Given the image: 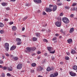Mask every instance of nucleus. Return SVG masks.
I'll return each mask as SVG.
<instances>
[{"label": "nucleus", "mask_w": 77, "mask_h": 77, "mask_svg": "<svg viewBox=\"0 0 77 77\" xmlns=\"http://www.w3.org/2000/svg\"><path fill=\"white\" fill-rule=\"evenodd\" d=\"M62 20L63 22L65 23V24H68L69 23V19L67 17H64L62 18Z\"/></svg>", "instance_id": "obj_1"}, {"label": "nucleus", "mask_w": 77, "mask_h": 77, "mask_svg": "<svg viewBox=\"0 0 77 77\" xmlns=\"http://www.w3.org/2000/svg\"><path fill=\"white\" fill-rule=\"evenodd\" d=\"M16 42H17V45H21V44L22 42L21 41V39L20 38H17L16 39Z\"/></svg>", "instance_id": "obj_2"}, {"label": "nucleus", "mask_w": 77, "mask_h": 77, "mask_svg": "<svg viewBox=\"0 0 77 77\" xmlns=\"http://www.w3.org/2000/svg\"><path fill=\"white\" fill-rule=\"evenodd\" d=\"M52 49H53V48L51 47H48V50L49 52L50 53H52V54H54V53H55V51H51L52 50Z\"/></svg>", "instance_id": "obj_3"}, {"label": "nucleus", "mask_w": 77, "mask_h": 77, "mask_svg": "<svg viewBox=\"0 0 77 77\" xmlns=\"http://www.w3.org/2000/svg\"><path fill=\"white\" fill-rule=\"evenodd\" d=\"M54 67L53 66H52L51 67H48L47 68L46 70L47 71H52V70H54Z\"/></svg>", "instance_id": "obj_4"}, {"label": "nucleus", "mask_w": 77, "mask_h": 77, "mask_svg": "<svg viewBox=\"0 0 77 77\" xmlns=\"http://www.w3.org/2000/svg\"><path fill=\"white\" fill-rule=\"evenodd\" d=\"M31 51H32V48L27 47L26 48V53H30Z\"/></svg>", "instance_id": "obj_5"}, {"label": "nucleus", "mask_w": 77, "mask_h": 77, "mask_svg": "<svg viewBox=\"0 0 77 77\" xmlns=\"http://www.w3.org/2000/svg\"><path fill=\"white\" fill-rule=\"evenodd\" d=\"M9 44L6 43L5 44V48L6 49L7 51L9 50Z\"/></svg>", "instance_id": "obj_6"}, {"label": "nucleus", "mask_w": 77, "mask_h": 77, "mask_svg": "<svg viewBox=\"0 0 77 77\" xmlns=\"http://www.w3.org/2000/svg\"><path fill=\"white\" fill-rule=\"evenodd\" d=\"M22 66L23 65H22V64L21 63L19 64L17 66V69H21Z\"/></svg>", "instance_id": "obj_7"}, {"label": "nucleus", "mask_w": 77, "mask_h": 77, "mask_svg": "<svg viewBox=\"0 0 77 77\" xmlns=\"http://www.w3.org/2000/svg\"><path fill=\"white\" fill-rule=\"evenodd\" d=\"M69 74L72 77H75V76H76V73H73L71 72H69Z\"/></svg>", "instance_id": "obj_8"}, {"label": "nucleus", "mask_w": 77, "mask_h": 77, "mask_svg": "<svg viewBox=\"0 0 77 77\" xmlns=\"http://www.w3.org/2000/svg\"><path fill=\"white\" fill-rule=\"evenodd\" d=\"M55 25L57 27H60L61 26V23L59 22H57L56 23Z\"/></svg>", "instance_id": "obj_9"}, {"label": "nucleus", "mask_w": 77, "mask_h": 77, "mask_svg": "<svg viewBox=\"0 0 77 77\" xmlns=\"http://www.w3.org/2000/svg\"><path fill=\"white\" fill-rule=\"evenodd\" d=\"M34 2L37 3H41L42 1L41 0H33Z\"/></svg>", "instance_id": "obj_10"}, {"label": "nucleus", "mask_w": 77, "mask_h": 77, "mask_svg": "<svg viewBox=\"0 0 77 77\" xmlns=\"http://www.w3.org/2000/svg\"><path fill=\"white\" fill-rule=\"evenodd\" d=\"M43 69V68L41 66H39V67L37 68L38 71H41Z\"/></svg>", "instance_id": "obj_11"}, {"label": "nucleus", "mask_w": 77, "mask_h": 77, "mask_svg": "<svg viewBox=\"0 0 77 77\" xmlns=\"http://www.w3.org/2000/svg\"><path fill=\"white\" fill-rule=\"evenodd\" d=\"M46 11L47 12H51V11H52V9L51 8H47L46 9Z\"/></svg>", "instance_id": "obj_12"}, {"label": "nucleus", "mask_w": 77, "mask_h": 77, "mask_svg": "<svg viewBox=\"0 0 77 77\" xmlns=\"http://www.w3.org/2000/svg\"><path fill=\"white\" fill-rule=\"evenodd\" d=\"M15 48H16V46H13L11 47L10 50L12 51V50H14Z\"/></svg>", "instance_id": "obj_13"}, {"label": "nucleus", "mask_w": 77, "mask_h": 77, "mask_svg": "<svg viewBox=\"0 0 77 77\" xmlns=\"http://www.w3.org/2000/svg\"><path fill=\"white\" fill-rule=\"evenodd\" d=\"M67 41L69 44H71L72 42V40L71 38H70L67 40Z\"/></svg>", "instance_id": "obj_14"}, {"label": "nucleus", "mask_w": 77, "mask_h": 77, "mask_svg": "<svg viewBox=\"0 0 77 77\" xmlns=\"http://www.w3.org/2000/svg\"><path fill=\"white\" fill-rule=\"evenodd\" d=\"M7 69L8 71H12L13 70V69L11 67H8Z\"/></svg>", "instance_id": "obj_15"}, {"label": "nucleus", "mask_w": 77, "mask_h": 77, "mask_svg": "<svg viewBox=\"0 0 77 77\" xmlns=\"http://www.w3.org/2000/svg\"><path fill=\"white\" fill-rule=\"evenodd\" d=\"M57 9V6H56V5H55L54 6L53 8V11H56Z\"/></svg>", "instance_id": "obj_16"}, {"label": "nucleus", "mask_w": 77, "mask_h": 77, "mask_svg": "<svg viewBox=\"0 0 77 77\" xmlns=\"http://www.w3.org/2000/svg\"><path fill=\"white\" fill-rule=\"evenodd\" d=\"M74 28H71L69 31L70 33H72V32H74Z\"/></svg>", "instance_id": "obj_17"}, {"label": "nucleus", "mask_w": 77, "mask_h": 77, "mask_svg": "<svg viewBox=\"0 0 77 77\" xmlns=\"http://www.w3.org/2000/svg\"><path fill=\"white\" fill-rule=\"evenodd\" d=\"M35 34L37 37H39V36H40V35H41V34L39 32L36 33Z\"/></svg>", "instance_id": "obj_18"}, {"label": "nucleus", "mask_w": 77, "mask_h": 77, "mask_svg": "<svg viewBox=\"0 0 77 77\" xmlns=\"http://www.w3.org/2000/svg\"><path fill=\"white\" fill-rule=\"evenodd\" d=\"M2 5L3 6H5L8 5V4L5 2H3L2 4Z\"/></svg>", "instance_id": "obj_19"}, {"label": "nucleus", "mask_w": 77, "mask_h": 77, "mask_svg": "<svg viewBox=\"0 0 77 77\" xmlns=\"http://www.w3.org/2000/svg\"><path fill=\"white\" fill-rule=\"evenodd\" d=\"M12 29L14 31L16 30H17V27L15 26H12Z\"/></svg>", "instance_id": "obj_20"}, {"label": "nucleus", "mask_w": 77, "mask_h": 77, "mask_svg": "<svg viewBox=\"0 0 77 77\" xmlns=\"http://www.w3.org/2000/svg\"><path fill=\"white\" fill-rule=\"evenodd\" d=\"M76 53V52L74 50H72L71 51V53L72 54H75Z\"/></svg>", "instance_id": "obj_21"}, {"label": "nucleus", "mask_w": 77, "mask_h": 77, "mask_svg": "<svg viewBox=\"0 0 77 77\" xmlns=\"http://www.w3.org/2000/svg\"><path fill=\"white\" fill-rule=\"evenodd\" d=\"M73 69H74V70H77V66H74L73 67Z\"/></svg>", "instance_id": "obj_22"}, {"label": "nucleus", "mask_w": 77, "mask_h": 77, "mask_svg": "<svg viewBox=\"0 0 77 77\" xmlns=\"http://www.w3.org/2000/svg\"><path fill=\"white\" fill-rule=\"evenodd\" d=\"M13 59L14 60L17 61L18 59V57H13Z\"/></svg>", "instance_id": "obj_23"}, {"label": "nucleus", "mask_w": 77, "mask_h": 77, "mask_svg": "<svg viewBox=\"0 0 77 77\" xmlns=\"http://www.w3.org/2000/svg\"><path fill=\"white\" fill-rule=\"evenodd\" d=\"M37 39L38 38L36 37H33L32 38V40L34 41H37Z\"/></svg>", "instance_id": "obj_24"}, {"label": "nucleus", "mask_w": 77, "mask_h": 77, "mask_svg": "<svg viewBox=\"0 0 77 77\" xmlns=\"http://www.w3.org/2000/svg\"><path fill=\"white\" fill-rule=\"evenodd\" d=\"M54 77H57L58 75V73L57 72H56L54 73Z\"/></svg>", "instance_id": "obj_25"}, {"label": "nucleus", "mask_w": 77, "mask_h": 77, "mask_svg": "<svg viewBox=\"0 0 77 77\" xmlns=\"http://www.w3.org/2000/svg\"><path fill=\"white\" fill-rule=\"evenodd\" d=\"M3 26H4V24L2 23H0V27H3Z\"/></svg>", "instance_id": "obj_26"}, {"label": "nucleus", "mask_w": 77, "mask_h": 77, "mask_svg": "<svg viewBox=\"0 0 77 77\" xmlns=\"http://www.w3.org/2000/svg\"><path fill=\"white\" fill-rule=\"evenodd\" d=\"M27 18H28V16L25 17L23 19V21H25V20H26L27 19Z\"/></svg>", "instance_id": "obj_27"}, {"label": "nucleus", "mask_w": 77, "mask_h": 77, "mask_svg": "<svg viewBox=\"0 0 77 77\" xmlns=\"http://www.w3.org/2000/svg\"><path fill=\"white\" fill-rule=\"evenodd\" d=\"M36 64L35 63H32L31 64V66H32L34 67V66H35L36 65Z\"/></svg>", "instance_id": "obj_28"}, {"label": "nucleus", "mask_w": 77, "mask_h": 77, "mask_svg": "<svg viewBox=\"0 0 77 77\" xmlns=\"http://www.w3.org/2000/svg\"><path fill=\"white\" fill-rule=\"evenodd\" d=\"M36 49V48L34 47L33 48H31V50L32 51H34L35 50V49Z\"/></svg>", "instance_id": "obj_29"}, {"label": "nucleus", "mask_w": 77, "mask_h": 77, "mask_svg": "<svg viewBox=\"0 0 77 77\" xmlns=\"http://www.w3.org/2000/svg\"><path fill=\"white\" fill-rule=\"evenodd\" d=\"M65 59H66V60H69V58L68 57H65Z\"/></svg>", "instance_id": "obj_30"}, {"label": "nucleus", "mask_w": 77, "mask_h": 77, "mask_svg": "<svg viewBox=\"0 0 77 77\" xmlns=\"http://www.w3.org/2000/svg\"><path fill=\"white\" fill-rule=\"evenodd\" d=\"M75 8L74 7H72L71 8V11H75Z\"/></svg>", "instance_id": "obj_31"}, {"label": "nucleus", "mask_w": 77, "mask_h": 77, "mask_svg": "<svg viewBox=\"0 0 77 77\" xmlns=\"http://www.w3.org/2000/svg\"><path fill=\"white\" fill-rule=\"evenodd\" d=\"M2 69H4V70H6V69H8V68L6 67H2Z\"/></svg>", "instance_id": "obj_32"}, {"label": "nucleus", "mask_w": 77, "mask_h": 77, "mask_svg": "<svg viewBox=\"0 0 77 77\" xmlns=\"http://www.w3.org/2000/svg\"><path fill=\"white\" fill-rule=\"evenodd\" d=\"M0 32L1 34H3L4 33V31H3V30H1L0 31Z\"/></svg>", "instance_id": "obj_33"}, {"label": "nucleus", "mask_w": 77, "mask_h": 77, "mask_svg": "<svg viewBox=\"0 0 77 77\" xmlns=\"http://www.w3.org/2000/svg\"><path fill=\"white\" fill-rule=\"evenodd\" d=\"M69 8H70V7H69L67 6H65V9H69Z\"/></svg>", "instance_id": "obj_34"}, {"label": "nucleus", "mask_w": 77, "mask_h": 77, "mask_svg": "<svg viewBox=\"0 0 77 77\" xmlns=\"http://www.w3.org/2000/svg\"><path fill=\"white\" fill-rule=\"evenodd\" d=\"M76 5H77V3H73L72 4V6H76Z\"/></svg>", "instance_id": "obj_35"}, {"label": "nucleus", "mask_w": 77, "mask_h": 77, "mask_svg": "<svg viewBox=\"0 0 77 77\" xmlns=\"http://www.w3.org/2000/svg\"><path fill=\"white\" fill-rule=\"evenodd\" d=\"M44 42H48V41H47V39H44L43 40Z\"/></svg>", "instance_id": "obj_36"}, {"label": "nucleus", "mask_w": 77, "mask_h": 77, "mask_svg": "<svg viewBox=\"0 0 77 77\" xmlns=\"http://www.w3.org/2000/svg\"><path fill=\"white\" fill-rule=\"evenodd\" d=\"M50 77H55L54 75L53 74H51L50 75Z\"/></svg>", "instance_id": "obj_37"}, {"label": "nucleus", "mask_w": 77, "mask_h": 77, "mask_svg": "<svg viewBox=\"0 0 77 77\" xmlns=\"http://www.w3.org/2000/svg\"><path fill=\"white\" fill-rule=\"evenodd\" d=\"M57 39V38H56V37H54V38H53L52 39V41H55V40H56V39Z\"/></svg>", "instance_id": "obj_38"}, {"label": "nucleus", "mask_w": 77, "mask_h": 77, "mask_svg": "<svg viewBox=\"0 0 77 77\" xmlns=\"http://www.w3.org/2000/svg\"><path fill=\"white\" fill-rule=\"evenodd\" d=\"M14 24V22H9V24L10 25H12V24Z\"/></svg>", "instance_id": "obj_39"}, {"label": "nucleus", "mask_w": 77, "mask_h": 77, "mask_svg": "<svg viewBox=\"0 0 77 77\" xmlns=\"http://www.w3.org/2000/svg\"><path fill=\"white\" fill-rule=\"evenodd\" d=\"M49 8H52V7H53V5H49Z\"/></svg>", "instance_id": "obj_40"}, {"label": "nucleus", "mask_w": 77, "mask_h": 77, "mask_svg": "<svg viewBox=\"0 0 77 77\" xmlns=\"http://www.w3.org/2000/svg\"><path fill=\"white\" fill-rule=\"evenodd\" d=\"M7 76H8L9 77H10V76H11V74H10V73H8L7 74Z\"/></svg>", "instance_id": "obj_41"}, {"label": "nucleus", "mask_w": 77, "mask_h": 77, "mask_svg": "<svg viewBox=\"0 0 77 77\" xmlns=\"http://www.w3.org/2000/svg\"><path fill=\"white\" fill-rule=\"evenodd\" d=\"M6 10H7V11H9L10 10V8L9 7H7L6 8Z\"/></svg>", "instance_id": "obj_42"}, {"label": "nucleus", "mask_w": 77, "mask_h": 77, "mask_svg": "<svg viewBox=\"0 0 77 77\" xmlns=\"http://www.w3.org/2000/svg\"><path fill=\"white\" fill-rule=\"evenodd\" d=\"M51 59H52V60H54V59H55V57H54L53 56H52L51 57Z\"/></svg>", "instance_id": "obj_43"}, {"label": "nucleus", "mask_w": 77, "mask_h": 77, "mask_svg": "<svg viewBox=\"0 0 77 77\" xmlns=\"http://www.w3.org/2000/svg\"><path fill=\"white\" fill-rule=\"evenodd\" d=\"M35 72V70H31V72L32 73H33Z\"/></svg>", "instance_id": "obj_44"}, {"label": "nucleus", "mask_w": 77, "mask_h": 77, "mask_svg": "<svg viewBox=\"0 0 77 77\" xmlns=\"http://www.w3.org/2000/svg\"><path fill=\"white\" fill-rule=\"evenodd\" d=\"M6 56H7V57H8V56H9V54L8 53H6L5 54Z\"/></svg>", "instance_id": "obj_45"}, {"label": "nucleus", "mask_w": 77, "mask_h": 77, "mask_svg": "<svg viewBox=\"0 0 77 77\" xmlns=\"http://www.w3.org/2000/svg\"><path fill=\"white\" fill-rule=\"evenodd\" d=\"M5 74L3 73L2 75V77H5Z\"/></svg>", "instance_id": "obj_46"}, {"label": "nucleus", "mask_w": 77, "mask_h": 77, "mask_svg": "<svg viewBox=\"0 0 77 77\" xmlns=\"http://www.w3.org/2000/svg\"><path fill=\"white\" fill-rule=\"evenodd\" d=\"M41 51H38L37 52V54H41Z\"/></svg>", "instance_id": "obj_47"}, {"label": "nucleus", "mask_w": 77, "mask_h": 77, "mask_svg": "<svg viewBox=\"0 0 77 77\" xmlns=\"http://www.w3.org/2000/svg\"><path fill=\"white\" fill-rule=\"evenodd\" d=\"M57 5H58V6H61L62 5V3H58L57 4Z\"/></svg>", "instance_id": "obj_48"}, {"label": "nucleus", "mask_w": 77, "mask_h": 77, "mask_svg": "<svg viewBox=\"0 0 77 77\" xmlns=\"http://www.w3.org/2000/svg\"><path fill=\"white\" fill-rule=\"evenodd\" d=\"M3 63V61H2V60H0V63L2 64Z\"/></svg>", "instance_id": "obj_49"}, {"label": "nucleus", "mask_w": 77, "mask_h": 77, "mask_svg": "<svg viewBox=\"0 0 77 77\" xmlns=\"http://www.w3.org/2000/svg\"><path fill=\"white\" fill-rule=\"evenodd\" d=\"M46 13H45V12H43V15H46Z\"/></svg>", "instance_id": "obj_50"}, {"label": "nucleus", "mask_w": 77, "mask_h": 77, "mask_svg": "<svg viewBox=\"0 0 77 77\" xmlns=\"http://www.w3.org/2000/svg\"><path fill=\"white\" fill-rule=\"evenodd\" d=\"M24 30H25V28L24 27H23L22 28V31H24Z\"/></svg>", "instance_id": "obj_51"}, {"label": "nucleus", "mask_w": 77, "mask_h": 77, "mask_svg": "<svg viewBox=\"0 0 77 77\" xmlns=\"http://www.w3.org/2000/svg\"><path fill=\"white\" fill-rule=\"evenodd\" d=\"M8 19L5 18V19H4V20L5 21H8Z\"/></svg>", "instance_id": "obj_52"}, {"label": "nucleus", "mask_w": 77, "mask_h": 77, "mask_svg": "<svg viewBox=\"0 0 77 77\" xmlns=\"http://www.w3.org/2000/svg\"><path fill=\"white\" fill-rule=\"evenodd\" d=\"M74 17V14H71L70 15V17H71V18H72V17Z\"/></svg>", "instance_id": "obj_53"}, {"label": "nucleus", "mask_w": 77, "mask_h": 77, "mask_svg": "<svg viewBox=\"0 0 77 77\" xmlns=\"http://www.w3.org/2000/svg\"><path fill=\"white\" fill-rule=\"evenodd\" d=\"M59 35L58 34L56 33L55 34V36H59Z\"/></svg>", "instance_id": "obj_54"}, {"label": "nucleus", "mask_w": 77, "mask_h": 77, "mask_svg": "<svg viewBox=\"0 0 77 77\" xmlns=\"http://www.w3.org/2000/svg\"><path fill=\"white\" fill-rule=\"evenodd\" d=\"M60 32H61V33H63V29H60Z\"/></svg>", "instance_id": "obj_55"}, {"label": "nucleus", "mask_w": 77, "mask_h": 77, "mask_svg": "<svg viewBox=\"0 0 77 77\" xmlns=\"http://www.w3.org/2000/svg\"><path fill=\"white\" fill-rule=\"evenodd\" d=\"M63 13H61L60 14V16H63Z\"/></svg>", "instance_id": "obj_56"}, {"label": "nucleus", "mask_w": 77, "mask_h": 77, "mask_svg": "<svg viewBox=\"0 0 77 77\" xmlns=\"http://www.w3.org/2000/svg\"><path fill=\"white\" fill-rule=\"evenodd\" d=\"M16 0H11L10 2H15Z\"/></svg>", "instance_id": "obj_57"}, {"label": "nucleus", "mask_w": 77, "mask_h": 77, "mask_svg": "<svg viewBox=\"0 0 77 77\" xmlns=\"http://www.w3.org/2000/svg\"><path fill=\"white\" fill-rule=\"evenodd\" d=\"M10 57L11 58H13L14 59V57H13V55H10Z\"/></svg>", "instance_id": "obj_58"}, {"label": "nucleus", "mask_w": 77, "mask_h": 77, "mask_svg": "<svg viewBox=\"0 0 77 77\" xmlns=\"http://www.w3.org/2000/svg\"><path fill=\"white\" fill-rule=\"evenodd\" d=\"M45 31V29H42L41 30V32H44Z\"/></svg>", "instance_id": "obj_59"}, {"label": "nucleus", "mask_w": 77, "mask_h": 77, "mask_svg": "<svg viewBox=\"0 0 77 77\" xmlns=\"http://www.w3.org/2000/svg\"><path fill=\"white\" fill-rule=\"evenodd\" d=\"M26 6H29V4H26Z\"/></svg>", "instance_id": "obj_60"}, {"label": "nucleus", "mask_w": 77, "mask_h": 77, "mask_svg": "<svg viewBox=\"0 0 77 77\" xmlns=\"http://www.w3.org/2000/svg\"><path fill=\"white\" fill-rule=\"evenodd\" d=\"M47 53H46L44 54V55L45 56H47Z\"/></svg>", "instance_id": "obj_61"}, {"label": "nucleus", "mask_w": 77, "mask_h": 77, "mask_svg": "<svg viewBox=\"0 0 77 77\" xmlns=\"http://www.w3.org/2000/svg\"><path fill=\"white\" fill-rule=\"evenodd\" d=\"M0 68H3V66L1 65H0Z\"/></svg>", "instance_id": "obj_62"}, {"label": "nucleus", "mask_w": 77, "mask_h": 77, "mask_svg": "<svg viewBox=\"0 0 77 77\" xmlns=\"http://www.w3.org/2000/svg\"><path fill=\"white\" fill-rule=\"evenodd\" d=\"M66 54H67V55H69V54H70L69 53V52L66 53Z\"/></svg>", "instance_id": "obj_63"}, {"label": "nucleus", "mask_w": 77, "mask_h": 77, "mask_svg": "<svg viewBox=\"0 0 77 77\" xmlns=\"http://www.w3.org/2000/svg\"><path fill=\"white\" fill-rule=\"evenodd\" d=\"M38 77H42V76H41L40 75H39L38 76Z\"/></svg>", "instance_id": "obj_64"}]
</instances>
